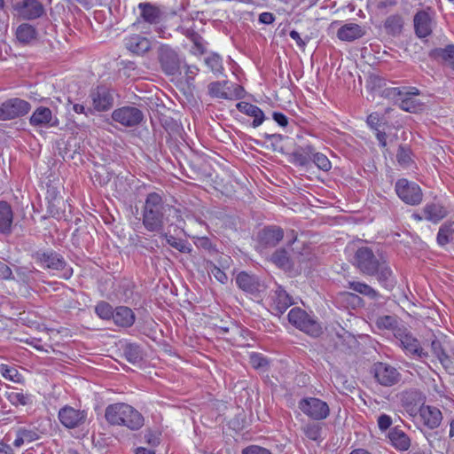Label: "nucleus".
Returning <instances> with one entry per match:
<instances>
[{"label": "nucleus", "instance_id": "nucleus-19", "mask_svg": "<svg viewBox=\"0 0 454 454\" xmlns=\"http://www.w3.org/2000/svg\"><path fill=\"white\" fill-rule=\"evenodd\" d=\"M93 107L96 111L104 112L110 109L114 104V98L108 89L97 87L90 94Z\"/></svg>", "mask_w": 454, "mask_h": 454}, {"label": "nucleus", "instance_id": "nucleus-7", "mask_svg": "<svg viewBox=\"0 0 454 454\" xmlns=\"http://www.w3.org/2000/svg\"><path fill=\"white\" fill-rule=\"evenodd\" d=\"M395 191L399 199L407 205L417 206L423 200V192L419 185L405 178L396 181Z\"/></svg>", "mask_w": 454, "mask_h": 454}, {"label": "nucleus", "instance_id": "nucleus-47", "mask_svg": "<svg viewBox=\"0 0 454 454\" xmlns=\"http://www.w3.org/2000/svg\"><path fill=\"white\" fill-rule=\"evenodd\" d=\"M396 319L392 316L379 317L375 322L380 329H392L394 331L398 328L396 327Z\"/></svg>", "mask_w": 454, "mask_h": 454}, {"label": "nucleus", "instance_id": "nucleus-37", "mask_svg": "<svg viewBox=\"0 0 454 454\" xmlns=\"http://www.w3.org/2000/svg\"><path fill=\"white\" fill-rule=\"evenodd\" d=\"M227 84V81H222V82H210L207 86L208 94L212 98H223L228 99L230 98L228 93L225 91V86Z\"/></svg>", "mask_w": 454, "mask_h": 454}, {"label": "nucleus", "instance_id": "nucleus-33", "mask_svg": "<svg viewBox=\"0 0 454 454\" xmlns=\"http://www.w3.org/2000/svg\"><path fill=\"white\" fill-rule=\"evenodd\" d=\"M314 147L306 145L293 153V160L295 165L307 167L312 161Z\"/></svg>", "mask_w": 454, "mask_h": 454}, {"label": "nucleus", "instance_id": "nucleus-56", "mask_svg": "<svg viewBox=\"0 0 454 454\" xmlns=\"http://www.w3.org/2000/svg\"><path fill=\"white\" fill-rule=\"evenodd\" d=\"M382 117L378 113H372L367 117V124L373 129L378 130V127L380 125Z\"/></svg>", "mask_w": 454, "mask_h": 454}, {"label": "nucleus", "instance_id": "nucleus-13", "mask_svg": "<svg viewBox=\"0 0 454 454\" xmlns=\"http://www.w3.org/2000/svg\"><path fill=\"white\" fill-rule=\"evenodd\" d=\"M112 119L124 127L132 128L142 122L144 114L139 108L128 106L114 110Z\"/></svg>", "mask_w": 454, "mask_h": 454}, {"label": "nucleus", "instance_id": "nucleus-30", "mask_svg": "<svg viewBox=\"0 0 454 454\" xmlns=\"http://www.w3.org/2000/svg\"><path fill=\"white\" fill-rule=\"evenodd\" d=\"M113 319L119 326L129 327L135 322V314L131 309L125 306H120L115 309Z\"/></svg>", "mask_w": 454, "mask_h": 454}, {"label": "nucleus", "instance_id": "nucleus-27", "mask_svg": "<svg viewBox=\"0 0 454 454\" xmlns=\"http://www.w3.org/2000/svg\"><path fill=\"white\" fill-rule=\"evenodd\" d=\"M13 222L12 207L6 201H0V233L10 234Z\"/></svg>", "mask_w": 454, "mask_h": 454}, {"label": "nucleus", "instance_id": "nucleus-62", "mask_svg": "<svg viewBox=\"0 0 454 454\" xmlns=\"http://www.w3.org/2000/svg\"><path fill=\"white\" fill-rule=\"evenodd\" d=\"M415 395H417V392L406 391L402 395V402L403 404L408 405L410 400H413Z\"/></svg>", "mask_w": 454, "mask_h": 454}, {"label": "nucleus", "instance_id": "nucleus-39", "mask_svg": "<svg viewBox=\"0 0 454 454\" xmlns=\"http://www.w3.org/2000/svg\"><path fill=\"white\" fill-rule=\"evenodd\" d=\"M125 358L131 364H137L142 360V353L139 346L136 344H127L123 348Z\"/></svg>", "mask_w": 454, "mask_h": 454}, {"label": "nucleus", "instance_id": "nucleus-15", "mask_svg": "<svg viewBox=\"0 0 454 454\" xmlns=\"http://www.w3.org/2000/svg\"><path fill=\"white\" fill-rule=\"evenodd\" d=\"M270 310L272 314L280 317L294 302L286 291L282 286H278L270 295Z\"/></svg>", "mask_w": 454, "mask_h": 454}, {"label": "nucleus", "instance_id": "nucleus-40", "mask_svg": "<svg viewBox=\"0 0 454 454\" xmlns=\"http://www.w3.org/2000/svg\"><path fill=\"white\" fill-rule=\"evenodd\" d=\"M207 67L215 74H220L223 71L222 58L216 53H211L204 60Z\"/></svg>", "mask_w": 454, "mask_h": 454}, {"label": "nucleus", "instance_id": "nucleus-49", "mask_svg": "<svg viewBox=\"0 0 454 454\" xmlns=\"http://www.w3.org/2000/svg\"><path fill=\"white\" fill-rule=\"evenodd\" d=\"M0 372L4 378L12 380L14 382H20V375L19 374L18 371L15 368L10 367L7 364H1Z\"/></svg>", "mask_w": 454, "mask_h": 454}, {"label": "nucleus", "instance_id": "nucleus-9", "mask_svg": "<svg viewBox=\"0 0 454 454\" xmlns=\"http://www.w3.org/2000/svg\"><path fill=\"white\" fill-rule=\"evenodd\" d=\"M394 335L407 355L419 358L428 356V353L420 346L419 341L405 328L395 329Z\"/></svg>", "mask_w": 454, "mask_h": 454}, {"label": "nucleus", "instance_id": "nucleus-4", "mask_svg": "<svg viewBox=\"0 0 454 454\" xmlns=\"http://www.w3.org/2000/svg\"><path fill=\"white\" fill-rule=\"evenodd\" d=\"M419 90L416 88H411L409 90H403L400 88H387L384 90V95L398 104L399 107L410 113L417 112L421 108V104L414 98L418 96Z\"/></svg>", "mask_w": 454, "mask_h": 454}, {"label": "nucleus", "instance_id": "nucleus-60", "mask_svg": "<svg viewBox=\"0 0 454 454\" xmlns=\"http://www.w3.org/2000/svg\"><path fill=\"white\" fill-rule=\"evenodd\" d=\"M273 119L278 124H279L282 127H286L288 124L287 117L282 113H273Z\"/></svg>", "mask_w": 454, "mask_h": 454}, {"label": "nucleus", "instance_id": "nucleus-8", "mask_svg": "<svg viewBox=\"0 0 454 454\" xmlns=\"http://www.w3.org/2000/svg\"><path fill=\"white\" fill-rule=\"evenodd\" d=\"M31 109L29 102L20 98L5 100L0 105V121H10L26 115Z\"/></svg>", "mask_w": 454, "mask_h": 454}, {"label": "nucleus", "instance_id": "nucleus-11", "mask_svg": "<svg viewBox=\"0 0 454 454\" xmlns=\"http://www.w3.org/2000/svg\"><path fill=\"white\" fill-rule=\"evenodd\" d=\"M158 59L161 70L167 75H175L180 70V59L175 50L167 44H161L158 48Z\"/></svg>", "mask_w": 454, "mask_h": 454}, {"label": "nucleus", "instance_id": "nucleus-42", "mask_svg": "<svg viewBox=\"0 0 454 454\" xmlns=\"http://www.w3.org/2000/svg\"><path fill=\"white\" fill-rule=\"evenodd\" d=\"M396 160L402 167H410L412 162L411 151L410 148L402 145H399L398 152L396 153Z\"/></svg>", "mask_w": 454, "mask_h": 454}, {"label": "nucleus", "instance_id": "nucleus-12", "mask_svg": "<svg viewBox=\"0 0 454 454\" xmlns=\"http://www.w3.org/2000/svg\"><path fill=\"white\" fill-rule=\"evenodd\" d=\"M87 411L66 405L59 411L58 418L63 427L68 429L78 428L87 421Z\"/></svg>", "mask_w": 454, "mask_h": 454}, {"label": "nucleus", "instance_id": "nucleus-61", "mask_svg": "<svg viewBox=\"0 0 454 454\" xmlns=\"http://www.w3.org/2000/svg\"><path fill=\"white\" fill-rule=\"evenodd\" d=\"M290 37L294 39L300 47L303 48L306 45V42L301 39L300 34L297 31L292 30L290 32Z\"/></svg>", "mask_w": 454, "mask_h": 454}, {"label": "nucleus", "instance_id": "nucleus-29", "mask_svg": "<svg viewBox=\"0 0 454 454\" xmlns=\"http://www.w3.org/2000/svg\"><path fill=\"white\" fill-rule=\"evenodd\" d=\"M236 106L239 112L254 117V121L252 122V126L254 128L260 126L263 122L264 114L257 106L247 102H239Z\"/></svg>", "mask_w": 454, "mask_h": 454}, {"label": "nucleus", "instance_id": "nucleus-6", "mask_svg": "<svg viewBox=\"0 0 454 454\" xmlns=\"http://www.w3.org/2000/svg\"><path fill=\"white\" fill-rule=\"evenodd\" d=\"M33 258L48 269L62 271L61 277L65 279H69L73 275V269L67 266L63 256L52 250L38 251L33 254Z\"/></svg>", "mask_w": 454, "mask_h": 454}, {"label": "nucleus", "instance_id": "nucleus-16", "mask_svg": "<svg viewBox=\"0 0 454 454\" xmlns=\"http://www.w3.org/2000/svg\"><path fill=\"white\" fill-rule=\"evenodd\" d=\"M17 14L23 20H35L44 14V7L38 0H23L15 7Z\"/></svg>", "mask_w": 454, "mask_h": 454}, {"label": "nucleus", "instance_id": "nucleus-51", "mask_svg": "<svg viewBox=\"0 0 454 454\" xmlns=\"http://www.w3.org/2000/svg\"><path fill=\"white\" fill-rule=\"evenodd\" d=\"M208 270L214 278L222 284H225L228 280V277L219 267L213 262H209Z\"/></svg>", "mask_w": 454, "mask_h": 454}, {"label": "nucleus", "instance_id": "nucleus-41", "mask_svg": "<svg viewBox=\"0 0 454 454\" xmlns=\"http://www.w3.org/2000/svg\"><path fill=\"white\" fill-rule=\"evenodd\" d=\"M271 262L282 269H289L291 267L290 258L285 249L276 250L271 255Z\"/></svg>", "mask_w": 454, "mask_h": 454}, {"label": "nucleus", "instance_id": "nucleus-3", "mask_svg": "<svg viewBox=\"0 0 454 454\" xmlns=\"http://www.w3.org/2000/svg\"><path fill=\"white\" fill-rule=\"evenodd\" d=\"M106 421L114 426H123L130 430H138L145 424L144 416L134 407L124 403L108 405L105 411Z\"/></svg>", "mask_w": 454, "mask_h": 454}, {"label": "nucleus", "instance_id": "nucleus-25", "mask_svg": "<svg viewBox=\"0 0 454 454\" xmlns=\"http://www.w3.org/2000/svg\"><path fill=\"white\" fill-rule=\"evenodd\" d=\"M431 350L438 358L443 368L450 373L454 375V362L452 357L449 356L443 348L440 340L434 339L431 341Z\"/></svg>", "mask_w": 454, "mask_h": 454}, {"label": "nucleus", "instance_id": "nucleus-64", "mask_svg": "<svg viewBox=\"0 0 454 454\" xmlns=\"http://www.w3.org/2000/svg\"><path fill=\"white\" fill-rule=\"evenodd\" d=\"M0 454H13V450L9 444L0 442Z\"/></svg>", "mask_w": 454, "mask_h": 454}, {"label": "nucleus", "instance_id": "nucleus-10", "mask_svg": "<svg viewBox=\"0 0 454 454\" xmlns=\"http://www.w3.org/2000/svg\"><path fill=\"white\" fill-rule=\"evenodd\" d=\"M299 409L314 420H322L328 417L330 409L323 400L316 397H305L300 400Z\"/></svg>", "mask_w": 454, "mask_h": 454}, {"label": "nucleus", "instance_id": "nucleus-48", "mask_svg": "<svg viewBox=\"0 0 454 454\" xmlns=\"http://www.w3.org/2000/svg\"><path fill=\"white\" fill-rule=\"evenodd\" d=\"M302 431L309 439L317 441L320 438L321 427L317 424L309 423L302 427Z\"/></svg>", "mask_w": 454, "mask_h": 454}, {"label": "nucleus", "instance_id": "nucleus-31", "mask_svg": "<svg viewBox=\"0 0 454 454\" xmlns=\"http://www.w3.org/2000/svg\"><path fill=\"white\" fill-rule=\"evenodd\" d=\"M424 218L432 223H438L447 215V209L439 203L427 204L423 208Z\"/></svg>", "mask_w": 454, "mask_h": 454}, {"label": "nucleus", "instance_id": "nucleus-55", "mask_svg": "<svg viewBox=\"0 0 454 454\" xmlns=\"http://www.w3.org/2000/svg\"><path fill=\"white\" fill-rule=\"evenodd\" d=\"M199 71H200L199 67L195 65H187L186 66L185 75H186V81H187L188 84H191L194 81L195 76L198 74Z\"/></svg>", "mask_w": 454, "mask_h": 454}, {"label": "nucleus", "instance_id": "nucleus-50", "mask_svg": "<svg viewBox=\"0 0 454 454\" xmlns=\"http://www.w3.org/2000/svg\"><path fill=\"white\" fill-rule=\"evenodd\" d=\"M250 364L254 369H264L268 366V360L261 354L253 353L250 355Z\"/></svg>", "mask_w": 454, "mask_h": 454}, {"label": "nucleus", "instance_id": "nucleus-44", "mask_svg": "<svg viewBox=\"0 0 454 454\" xmlns=\"http://www.w3.org/2000/svg\"><path fill=\"white\" fill-rule=\"evenodd\" d=\"M167 243L171 246L172 247L176 248L179 252L182 253H191L192 248L190 247V245H188L185 241L182 239H177L175 237L171 235L165 234Z\"/></svg>", "mask_w": 454, "mask_h": 454}, {"label": "nucleus", "instance_id": "nucleus-21", "mask_svg": "<svg viewBox=\"0 0 454 454\" xmlns=\"http://www.w3.org/2000/svg\"><path fill=\"white\" fill-rule=\"evenodd\" d=\"M415 34L419 38H425L432 33V17L427 11L420 10L413 18Z\"/></svg>", "mask_w": 454, "mask_h": 454}, {"label": "nucleus", "instance_id": "nucleus-38", "mask_svg": "<svg viewBox=\"0 0 454 454\" xmlns=\"http://www.w3.org/2000/svg\"><path fill=\"white\" fill-rule=\"evenodd\" d=\"M6 397L8 401L14 406H25L32 403L31 395L28 394H24L22 392H8L6 394Z\"/></svg>", "mask_w": 454, "mask_h": 454}, {"label": "nucleus", "instance_id": "nucleus-26", "mask_svg": "<svg viewBox=\"0 0 454 454\" xmlns=\"http://www.w3.org/2000/svg\"><path fill=\"white\" fill-rule=\"evenodd\" d=\"M364 29L356 23H347L337 31V37L341 41L352 42L363 37Z\"/></svg>", "mask_w": 454, "mask_h": 454}, {"label": "nucleus", "instance_id": "nucleus-43", "mask_svg": "<svg viewBox=\"0 0 454 454\" xmlns=\"http://www.w3.org/2000/svg\"><path fill=\"white\" fill-rule=\"evenodd\" d=\"M312 161L319 169L325 172L329 171L332 168L328 158L325 154L316 152L315 149L313 151Z\"/></svg>", "mask_w": 454, "mask_h": 454}, {"label": "nucleus", "instance_id": "nucleus-1", "mask_svg": "<svg viewBox=\"0 0 454 454\" xmlns=\"http://www.w3.org/2000/svg\"><path fill=\"white\" fill-rule=\"evenodd\" d=\"M354 265L364 275L376 276L379 283L387 289L395 286L393 272L386 261L377 258L373 251L367 247H359L354 256Z\"/></svg>", "mask_w": 454, "mask_h": 454}, {"label": "nucleus", "instance_id": "nucleus-63", "mask_svg": "<svg viewBox=\"0 0 454 454\" xmlns=\"http://www.w3.org/2000/svg\"><path fill=\"white\" fill-rule=\"evenodd\" d=\"M376 137L381 147L387 146V134L384 131L377 130Z\"/></svg>", "mask_w": 454, "mask_h": 454}, {"label": "nucleus", "instance_id": "nucleus-22", "mask_svg": "<svg viewBox=\"0 0 454 454\" xmlns=\"http://www.w3.org/2000/svg\"><path fill=\"white\" fill-rule=\"evenodd\" d=\"M236 284L244 292L255 295L262 287L257 277L246 271L239 272L236 277Z\"/></svg>", "mask_w": 454, "mask_h": 454}, {"label": "nucleus", "instance_id": "nucleus-17", "mask_svg": "<svg viewBox=\"0 0 454 454\" xmlns=\"http://www.w3.org/2000/svg\"><path fill=\"white\" fill-rule=\"evenodd\" d=\"M124 45L129 51L137 56H144L152 49L151 41L139 34L126 36Z\"/></svg>", "mask_w": 454, "mask_h": 454}, {"label": "nucleus", "instance_id": "nucleus-53", "mask_svg": "<svg viewBox=\"0 0 454 454\" xmlns=\"http://www.w3.org/2000/svg\"><path fill=\"white\" fill-rule=\"evenodd\" d=\"M196 245L198 247L202 248L207 251H209V252L215 250V246L212 244L211 239L207 237L199 238L196 242Z\"/></svg>", "mask_w": 454, "mask_h": 454}, {"label": "nucleus", "instance_id": "nucleus-34", "mask_svg": "<svg viewBox=\"0 0 454 454\" xmlns=\"http://www.w3.org/2000/svg\"><path fill=\"white\" fill-rule=\"evenodd\" d=\"M403 27V19L399 14L387 17L384 22V28L388 35L396 36L401 34Z\"/></svg>", "mask_w": 454, "mask_h": 454}, {"label": "nucleus", "instance_id": "nucleus-18", "mask_svg": "<svg viewBox=\"0 0 454 454\" xmlns=\"http://www.w3.org/2000/svg\"><path fill=\"white\" fill-rule=\"evenodd\" d=\"M29 123L33 127H56L59 121L57 117L53 116L50 108L39 106L30 116Z\"/></svg>", "mask_w": 454, "mask_h": 454}, {"label": "nucleus", "instance_id": "nucleus-52", "mask_svg": "<svg viewBox=\"0 0 454 454\" xmlns=\"http://www.w3.org/2000/svg\"><path fill=\"white\" fill-rule=\"evenodd\" d=\"M18 434L23 436V439L27 442H34L39 438L37 432L31 429L20 428Z\"/></svg>", "mask_w": 454, "mask_h": 454}, {"label": "nucleus", "instance_id": "nucleus-5", "mask_svg": "<svg viewBox=\"0 0 454 454\" xmlns=\"http://www.w3.org/2000/svg\"><path fill=\"white\" fill-rule=\"evenodd\" d=\"M287 317L291 325L312 337H318L322 333L320 324L300 308L292 309Z\"/></svg>", "mask_w": 454, "mask_h": 454}, {"label": "nucleus", "instance_id": "nucleus-54", "mask_svg": "<svg viewBox=\"0 0 454 454\" xmlns=\"http://www.w3.org/2000/svg\"><path fill=\"white\" fill-rule=\"evenodd\" d=\"M242 454H271V452L266 448L257 445H251L245 448L242 450Z\"/></svg>", "mask_w": 454, "mask_h": 454}, {"label": "nucleus", "instance_id": "nucleus-36", "mask_svg": "<svg viewBox=\"0 0 454 454\" xmlns=\"http://www.w3.org/2000/svg\"><path fill=\"white\" fill-rule=\"evenodd\" d=\"M348 285V287L353 291L367 296L372 300H378L380 297V294L375 289L365 283L359 281H349Z\"/></svg>", "mask_w": 454, "mask_h": 454}, {"label": "nucleus", "instance_id": "nucleus-46", "mask_svg": "<svg viewBox=\"0 0 454 454\" xmlns=\"http://www.w3.org/2000/svg\"><path fill=\"white\" fill-rule=\"evenodd\" d=\"M95 311L97 315L102 319H110L111 317L113 318L114 312L112 306L106 301H100L98 303L95 308Z\"/></svg>", "mask_w": 454, "mask_h": 454}, {"label": "nucleus", "instance_id": "nucleus-20", "mask_svg": "<svg viewBox=\"0 0 454 454\" xmlns=\"http://www.w3.org/2000/svg\"><path fill=\"white\" fill-rule=\"evenodd\" d=\"M283 237L284 232L280 227L268 226L259 231L258 242L263 247H273L278 244Z\"/></svg>", "mask_w": 454, "mask_h": 454}, {"label": "nucleus", "instance_id": "nucleus-35", "mask_svg": "<svg viewBox=\"0 0 454 454\" xmlns=\"http://www.w3.org/2000/svg\"><path fill=\"white\" fill-rule=\"evenodd\" d=\"M36 29L30 24L23 23L16 30V37L22 43H29L36 38Z\"/></svg>", "mask_w": 454, "mask_h": 454}, {"label": "nucleus", "instance_id": "nucleus-2", "mask_svg": "<svg viewBox=\"0 0 454 454\" xmlns=\"http://www.w3.org/2000/svg\"><path fill=\"white\" fill-rule=\"evenodd\" d=\"M176 209L168 204L158 192L147 194L143 207L142 220L144 227L151 232H161L169 222V216Z\"/></svg>", "mask_w": 454, "mask_h": 454}, {"label": "nucleus", "instance_id": "nucleus-28", "mask_svg": "<svg viewBox=\"0 0 454 454\" xmlns=\"http://www.w3.org/2000/svg\"><path fill=\"white\" fill-rule=\"evenodd\" d=\"M420 416L424 424L431 429L436 428L442 419L441 411L434 406H425L420 409Z\"/></svg>", "mask_w": 454, "mask_h": 454}, {"label": "nucleus", "instance_id": "nucleus-14", "mask_svg": "<svg viewBox=\"0 0 454 454\" xmlns=\"http://www.w3.org/2000/svg\"><path fill=\"white\" fill-rule=\"evenodd\" d=\"M372 372L377 382L384 387H392L397 384L402 377L395 367L386 363L374 364Z\"/></svg>", "mask_w": 454, "mask_h": 454}, {"label": "nucleus", "instance_id": "nucleus-23", "mask_svg": "<svg viewBox=\"0 0 454 454\" xmlns=\"http://www.w3.org/2000/svg\"><path fill=\"white\" fill-rule=\"evenodd\" d=\"M429 57L454 70V44L430 51Z\"/></svg>", "mask_w": 454, "mask_h": 454}, {"label": "nucleus", "instance_id": "nucleus-24", "mask_svg": "<svg viewBox=\"0 0 454 454\" xmlns=\"http://www.w3.org/2000/svg\"><path fill=\"white\" fill-rule=\"evenodd\" d=\"M140 10V18L146 23L155 25L160 23L162 18L160 9L151 3H140L137 5Z\"/></svg>", "mask_w": 454, "mask_h": 454}, {"label": "nucleus", "instance_id": "nucleus-59", "mask_svg": "<svg viewBox=\"0 0 454 454\" xmlns=\"http://www.w3.org/2000/svg\"><path fill=\"white\" fill-rule=\"evenodd\" d=\"M275 20V16L271 12H262L259 15V21L262 24L270 25Z\"/></svg>", "mask_w": 454, "mask_h": 454}, {"label": "nucleus", "instance_id": "nucleus-32", "mask_svg": "<svg viewBox=\"0 0 454 454\" xmlns=\"http://www.w3.org/2000/svg\"><path fill=\"white\" fill-rule=\"evenodd\" d=\"M388 437L393 446L398 450H407L411 446V439L409 436L397 427L390 430Z\"/></svg>", "mask_w": 454, "mask_h": 454}, {"label": "nucleus", "instance_id": "nucleus-57", "mask_svg": "<svg viewBox=\"0 0 454 454\" xmlns=\"http://www.w3.org/2000/svg\"><path fill=\"white\" fill-rule=\"evenodd\" d=\"M392 425V419L387 414H381L378 419V426L381 431H385Z\"/></svg>", "mask_w": 454, "mask_h": 454}, {"label": "nucleus", "instance_id": "nucleus-45", "mask_svg": "<svg viewBox=\"0 0 454 454\" xmlns=\"http://www.w3.org/2000/svg\"><path fill=\"white\" fill-rule=\"evenodd\" d=\"M399 0H370L369 4L378 12H387L398 4Z\"/></svg>", "mask_w": 454, "mask_h": 454}, {"label": "nucleus", "instance_id": "nucleus-58", "mask_svg": "<svg viewBox=\"0 0 454 454\" xmlns=\"http://www.w3.org/2000/svg\"><path fill=\"white\" fill-rule=\"evenodd\" d=\"M12 277L11 268L4 262H0V278L10 279Z\"/></svg>", "mask_w": 454, "mask_h": 454}]
</instances>
